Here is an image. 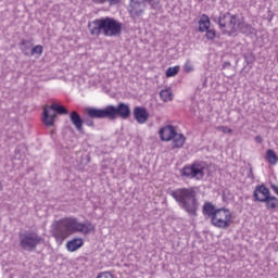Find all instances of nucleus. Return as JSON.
<instances>
[{
  "label": "nucleus",
  "mask_w": 278,
  "mask_h": 278,
  "mask_svg": "<svg viewBox=\"0 0 278 278\" xmlns=\"http://www.w3.org/2000/svg\"><path fill=\"white\" fill-rule=\"evenodd\" d=\"M147 1L144 0H130L129 3V13L132 18H138V16H142L144 14V10L147 8Z\"/></svg>",
  "instance_id": "9b49d317"
},
{
  "label": "nucleus",
  "mask_w": 278,
  "mask_h": 278,
  "mask_svg": "<svg viewBox=\"0 0 278 278\" xmlns=\"http://www.w3.org/2000/svg\"><path fill=\"white\" fill-rule=\"evenodd\" d=\"M92 1H93V3H98V4H101V5H103V3L108 2V0H92Z\"/></svg>",
  "instance_id": "473e14b6"
},
{
  "label": "nucleus",
  "mask_w": 278,
  "mask_h": 278,
  "mask_svg": "<svg viewBox=\"0 0 278 278\" xmlns=\"http://www.w3.org/2000/svg\"><path fill=\"white\" fill-rule=\"evenodd\" d=\"M271 190L278 194V187L276 185H271Z\"/></svg>",
  "instance_id": "72a5a7b5"
},
{
  "label": "nucleus",
  "mask_w": 278,
  "mask_h": 278,
  "mask_svg": "<svg viewBox=\"0 0 278 278\" xmlns=\"http://www.w3.org/2000/svg\"><path fill=\"white\" fill-rule=\"evenodd\" d=\"M179 73V65L168 67L165 72L166 77H175Z\"/></svg>",
  "instance_id": "393cba45"
},
{
  "label": "nucleus",
  "mask_w": 278,
  "mask_h": 278,
  "mask_svg": "<svg viewBox=\"0 0 278 278\" xmlns=\"http://www.w3.org/2000/svg\"><path fill=\"white\" fill-rule=\"evenodd\" d=\"M94 231V225L92 223H80L75 217H67L56 222L52 227V236L55 238L58 244H62L68 236L73 233H83L88 236Z\"/></svg>",
  "instance_id": "f257e3e1"
},
{
  "label": "nucleus",
  "mask_w": 278,
  "mask_h": 278,
  "mask_svg": "<svg viewBox=\"0 0 278 278\" xmlns=\"http://www.w3.org/2000/svg\"><path fill=\"white\" fill-rule=\"evenodd\" d=\"M216 212H218V208H216L214 204H212L211 202L204 203L203 214H205L206 216H210L211 220L214 218Z\"/></svg>",
  "instance_id": "6ab92c4d"
},
{
  "label": "nucleus",
  "mask_w": 278,
  "mask_h": 278,
  "mask_svg": "<svg viewBox=\"0 0 278 278\" xmlns=\"http://www.w3.org/2000/svg\"><path fill=\"white\" fill-rule=\"evenodd\" d=\"M217 131H222V134H233V129L227 127V126H217Z\"/></svg>",
  "instance_id": "c85d7f7f"
},
{
  "label": "nucleus",
  "mask_w": 278,
  "mask_h": 278,
  "mask_svg": "<svg viewBox=\"0 0 278 278\" xmlns=\"http://www.w3.org/2000/svg\"><path fill=\"white\" fill-rule=\"evenodd\" d=\"M134 118L139 123V125H144L147 121H149V113L147 112V109L142 106H136L134 109Z\"/></svg>",
  "instance_id": "4468645a"
},
{
  "label": "nucleus",
  "mask_w": 278,
  "mask_h": 278,
  "mask_svg": "<svg viewBox=\"0 0 278 278\" xmlns=\"http://www.w3.org/2000/svg\"><path fill=\"white\" fill-rule=\"evenodd\" d=\"M97 278H114V275L110 271H103Z\"/></svg>",
  "instance_id": "c756f323"
},
{
  "label": "nucleus",
  "mask_w": 278,
  "mask_h": 278,
  "mask_svg": "<svg viewBox=\"0 0 278 278\" xmlns=\"http://www.w3.org/2000/svg\"><path fill=\"white\" fill-rule=\"evenodd\" d=\"M168 194L189 216H197L199 200H197V191L193 188H178L168 191Z\"/></svg>",
  "instance_id": "f03ea898"
},
{
  "label": "nucleus",
  "mask_w": 278,
  "mask_h": 278,
  "mask_svg": "<svg viewBox=\"0 0 278 278\" xmlns=\"http://www.w3.org/2000/svg\"><path fill=\"white\" fill-rule=\"evenodd\" d=\"M269 197H270V190L266 186L258 185L255 187L254 192H253L254 201L264 203L265 201L268 200Z\"/></svg>",
  "instance_id": "f8f14e48"
},
{
  "label": "nucleus",
  "mask_w": 278,
  "mask_h": 278,
  "mask_svg": "<svg viewBox=\"0 0 278 278\" xmlns=\"http://www.w3.org/2000/svg\"><path fill=\"white\" fill-rule=\"evenodd\" d=\"M88 28L91 36H101L103 34V36L114 38L121 36L123 24L113 17H102L89 22Z\"/></svg>",
  "instance_id": "7ed1b4c3"
},
{
  "label": "nucleus",
  "mask_w": 278,
  "mask_h": 278,
  "mask_svg": "<svg viewBox=\"0 0 278 278\" xmlns=\"http://www.w3.org/2000/svg\"><path fill=\"white\" fill-rule=\"evenodd\" d=\"M255 142H257V144H262V142H264V139L262 138V136H256Z\"/></svg>",
  "instance_id": "2f4dec72"
},
{
  "label": "nucleus",
  "mask_w": 278,
  "mask_h": 278,
  "mask_svg": "<svg viewBox=\"0 0 278 278\" xmlns=\"http://www.w3.org/2000/svg\"><path fill=\"white\" fill-rule=\"evenodd\" d=\"M207 173V165L203 162H195L192 165H187L180 170L182 177L187 179H195V181H201Z\"/></svg>",
  "instance_id": "20e7f679"
},
{
  "label": "nucleus",
  "mask_w": 278,
  "mask_h": 278,
  "mask_svg": "<svg viewBox=\"0 0 278 278\" xmlns=\"http://www.w3.org/2000/svg\"><path fill=\"white\" fill-rule=\"evenodd\" d=\"M143 1H146L147 3H152V1L154 0H143Z\"/></svg>",
  "instance_id": "c9c22d12"
},
{
  "label": "nucleus",
  "mask_w": 278,
  "mask_h": 278,
  "mask_svg": "<svg viewBox=\"0 0 278 278\" xmlns=\"http://www.w3.org/2000/svg\"><path fill=\"white\" fill-rule=\"evenodd\" d=\"M265 160H267L268 164L275 166L278 162V156L273 149H269L266 151Z\"/></svg>",
  "instance_id": "4be33fe9"
},
{
  "label": "nucleus",
  "mask_w": 278,
  "mask_h": 278,
  "mask_svg": "<svg viewBox=\"0 0 278 278\" xmlns=\"http://www.w3.org/2000/svg\"><path fill=\"white\" fill-rule=\"evenodd\" d=\"M237 21L236 15H231L229 12L220 13L218 17V25L223 34H227L228 36L236 34Z\"/></svg>",
  "instance_id": "423d86ee"
},
{
  "label": "nucleus",
  "mask_w": 278,
  "mask_h": 278,
  "mask_svg": "<svg viewBox=\"0 0 278 278\" xmlns=\"http://www.w3.org/2000/svg\"><path fill=\"white\" fill-rule=\"evenodd\" d=\"M249 177H251V179H254V177H253V170H252V169H250Z\"/></svg>",
  "instance_id": "f704fd0d"
},
{
  "label": "nucleus",
  "mask_w": 278,
  "mask_h": 278,
  "mask_svg": "<svg viewBox=\"0 0 278 278\" xmlns=\"http://www.w3.org/2000/svg\"><path fill=\"white\" fill-rule=\"evenodd\" d=\"M131 110L129 105L125 103H119L117 106L109 105V118L114 121L119 116V118H129Z\"/></svg>",
  "instance_id": "9d476101"
},
{
  "label": "nucleus",
  "mask_w": 278,
  "mask_h": 278,
  "mask_svg": "<svg viewBox=\"0 0 278 278\" xmlns=\"http://www.w3.org/2000/svg\"><path fill=\"white\" fill-rule=\"evenodd\" d=\"M55 112H58V114H68V110L58 103L46 106L42 114V123L46 127H53L55 124Z\"/></svg>",
  "instance_id": "39448f33"
},
{
  "label": "nucleus",
  "mask_w": 278,
  "mask_h": 278,
  "mask_svg": "<svg viewBox=\"0 0 278 278\" xmlns=\"http://www.w3.org/2000/svg\"><path fill=\"white\" fill-rule=\"evenodd\" d=\"M263 203H265L267 210H276L278 205V199L275 195H269Z\"/></svg>",
  "instance_id": "b1692460"
},
{
  "label": "nucleus",
  "mask_w": 278,
  "mask_h": 278,
  "mask_svg": "<svg viewBox=\"0 0 278 278\" xmlns=\"http://www.w3.org/2000/svg\"><path fill=\"white\" fill-rule=\"evenodd\" d=\"M173 149H181L186 144V137L182 134H175L173 137Z\"/></svg>",
  "instance_id": "aec40b11"
},
{
  "label": "nucleus",
  "mask_w": 278,
  "mask_h": 278,
  "mask_svg": "<svg viewBox=\"0 0 278 278\" xmlns=\"http://www.w3.org/2000/svg\"><path fill=\"white\" fill-rule=\"evenodd\" d=\"M175 134H177L175 131V127L165 126L160 130V138L164 142H168V141L173 140V138H175Z\"/></svg>",
  "instance_id": "2eb2a0df"
},
{
  "label": "nucleus",
  "mask_w": 278,
  "mask_h": 278,
  "mask_svg": "<svg viewBox=\"0 0 278 278\" xmlns=\"http://www.w3.org/2000/svg\"><path fill=\"white\" fill-rule=\"evenodd\" d=\"M42 242V237L36 232H25L20 235V247L24 251H34Z\"/></svg>",
  "instance_id": "0eeeda50"
},
{
  "label": "nucleus",
  "mask_w": 278,
  "mask_h": 278,
  "mask_svg": "<svg viewBox=\"0 0 278 278\" xmlns=\"http://www.w3.org/2000/svg\"><path fill=\"white\" fill-rule=\"evenodd\" d=\"M184 71H185V73H192V71H194V65H192L191 60L186 61V63L184 65Z\"/></svg>",
  "instance_id": "cd10ccee"
},
{
  "label": "nucleus",
  "mask_w": 278,
  "mask_h": 278,
  "mask_svg": "<svg viewBox=\"0 0 278 278\" xmlns=\"http://www.w3.org/2000/svg\"><path fill=\"white\" fill-rule=\"evenodd\" d=\"M109 2V5H118L121 3V0H106Z\"/></svg>",
  "instance_id": "7c9ffc66"
},
{
  "label": "nucleus",
  "mask_w": 278,
  "mask_h": 278,
  "mask_svg": "<svg viewBox=\"0 0 278 278\" xmlns=\"http://www.w3.org/2000/svg\"><path fill=\"white\" fill-rule=\"evenodd\" d=\"M43 50L45 48L42 46L37 45L34 48H31L30 55H42Z\"/></svg>",
  "instance_id": "a878e982"
},
{
  "label": "nucleus",
  "mask_w": 278,
  "mask_h": 278,
  "mask_svg": "<svg viewBox=\"0 0 278 278\" xmlns=\"http://www.w3.org/2000/svg\"><path fill=\"white\" fill-rule=\"evenodd\" d=\"M211 220L214 227L227 229L231 223V212L228 208H217L216 214Z\"/></svg>",
  "instance_id": "6e6552de"
},
{
  "label": "nucleus",
  "mask_w": 278,
  "mask_h": 278,
  "mask_svg": "<svg viewBox=\"0 0 278 278\" xmlns=\"http://www.w3.org/2000/svg\"><path fill=\"white\" fill-rule=\"evenodd\" d=\"M84 247V239L74 238L66 242L65 248L68 253H75V251H79Z\"/></svg>",
  "instance_id": "dca6fc26"
},
{
  "label": "nucleus",
  "mask_w": 278,
  "mask_h": 278,
  "mask_svg": "<svg viewBox=\"0 0 278 278\" xmlns=\"http://www.w3.org/2000/svg\"><path fill=\"white\" fill-rule=\"evenodd\" d=\"M70 121L72 125H74L75 129L78 130L79 134H84V125L87 127H94V118L93 117H85L81 118V115L77 113V111H72L70 113Z\"/></svg>",
  "instance_id": "1a4fd4ad"
},
{
  "label": "nucleus",
  "mask_w": 278,
  "mask_h": 278,
  "mask_svg": "<svg viewBox=\"0 0 278 278\" xmlns=\"http://www.w3.org/2000/svg\"><path fill=\"white\" fill-rule=\"evenodd\" d=\"M205 31V38L208 40H215L216 39V30L214 28H208Z\"/></svg>",
  "instance_id": "bb28decb"
},
{
  "label": "nucleus",
  "mask_w": 278,
  "mask_h": 278,
  "mask_svg": "<svg viewBox=\"0 0 278 278\" xmlns=\"http://www.w3.org/2000/svg\"><path fill=\"white\" fill-rule=\"evenodd\" d=\"M85 112L89 118H110V105L105 109L87 108Z\"/></svg>",
  "instance_id": "ddd939ff"
},
{
  "label": "nucleus",
  "mask_w": 278,
  "mask_h": 278,
  "mask_svg": "<svg viewBox=\"0 0 278 278\" xmlns=\"http://www.w3.org/2000/svg\"><path fill=\"white\" fill-rule=\"evenodd\" d=\"M31 47H34V43H31L29 40L23 39L20 42V49L24 55H31Z\"/></svg>",
  "instance_id": "412c9836"
},
{
  "label": "nucleus",
  "mask_w": 278,
  "mask_h": 278,
  "mask_svg": "<svg viewBox=\"0 0 278 278\" xmlns=\"http://www.w3.org/2000/svg\"><path fill=\"white\" fill-rule=\"evenodd\" d=\"M253 27L240 20H237L235 31H241V34H251Z\"/></svg>",
  "instance_id": "a211bd4d"
},
{
  "label": "nucleus",
  "mask_w": 278,
  "mask_h": 278,
  "mask_svg": "<svg viewBox=\"0 0 278 278\" xmlns=\"http://www.w3.org/2000/svg\"><path fill=\"white\" fill-rule=\"evenodd\" d=\"M160 97L164 103H168V101H173L174 99L173 90L170 88L163 89L160 92Z\"/></svg>",
  "instance_id": "5701e85b"
},
{
  "label": "nucleus",
  "mask_w": 278,
  "mask_h": 278,
  "mask_svg": "<svg viewBox=\"0 0 278 278\" xmlns=\"http://www.w3.org/2000/svg\"><path fill=\"white\" fill-rule=\"evenodd\" d=\"M198 25H199L198 31H200V34H204L205 31H207L212 25V22L210 21V16H207L206 14H202L198 22Z\"/></svg>",
  "instance_id": "f3484780"
}]
</instances>
